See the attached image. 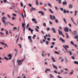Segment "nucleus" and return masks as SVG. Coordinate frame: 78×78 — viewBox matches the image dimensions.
Instances as JSON below:
<instances>
[{"label":"nucleus","mask_w":78,"mask_h":78,"mask_svg":"<svg viewBox=\"0 0 78 78\" xmlns=\"http://www.w3.org/2000/svg\"><path fill=\"white\" fill-rule=\"evenodd\" d=\"M5 19V20H7V18H6V17L5 16H3L2 18V22L3 23L5 27H6L7 25H8V23H9V24H10L11 25H12L13 26H14V24H12L9 22H8L7 23L6 22V20H4Z\"/></svg>","instance_id":"obj_1"},{"label":"nucleus","mask_w":78,"mask_h":78,"mask_svg":"<svg viewBox=\"0 0 78 78\" xmlns=\"http://www.w3.org/2000/svg\"><path fill=\"white\" fill-rule=\"evenodd\" d=\"M8 57H9L8 58L6 57H4V59H6L7 61H8V59H9V60H11L12 57V55H11V54H9L8 55Z\"/></svg>","instance_id":"obj_2"},{"label":"nucleus","mask_w":78,"mask_h":78,"mask_svg":"<svg viewBox=\"0 0 78 78\" xmlns=\"http://www.w3.org/2000/svg\"><path fill=\"white\" fill-rule=\"evenodd\" d=\"M24 59H25V58L22 59L21 60H20L19 61V59H18L17 60V62L18 63V64H19V65H21L22 63V62L24 61Z\"/></svg>","instance_id":"obj_3"},{"label":"nucleus","mask_w":78,"mask_h":78,"mask_svg":"<svg viewBox=\"0 0 78 78\" xmlns=\"http://www.w3.org/2000/svg\"><path fill=\"white\" fill-rule=\"evenodd\" d=\"M63 47H64V48L67 51H68V50H67V48H69V46L67 45H63Z\"/></svg>","instance_id":"obj_4"},{"label":"nucleus","mask_w":78,"mask_h":78,"mask_svg":"<svg viewBox=\"0 0 78 78\" xmlns=\"http://www.w3.org/2000/svg\"><path fill=\"white\" fill-rule=\"evenodd\" d=\"M25 24L24 23H22V26L23 28V33H25Z\"/></svg>","instance_id":"obj_5"},{"label":"nucleus","mask_w":78,"mask_h":78,"mask_svg":"<svg viewBox=\"0 0 78 78\" xmlns=\"http://www.w3.org/2000/svg\"><path fill=\"white\" fill-rule=\"evenodd\" d=\"M52 17H52V16L51 15L50 16V19H51V20H56V18L55 17V16H52Z\"/></svg>","instance_id":"obj_6"},{"label":"nucleus","mask_w":78,"mask_h":78,"mask_svg":"<svg viewBox=\"0 0 78 78\" xmlns=\"http://www.w3.org/2000/svg\"><path fill=\"white\" fill-rule=\"evenodd\" d=\"M64 30L65 32H69V28L67 27H66L64 28Z\"/></svg>","instance_id":"obj_7"},{"label":"nucleus","mask_w":78,"mask_h":78,"mask_svg":"<svg viewBox=\"0 0 78 78\" xmlns=\"http://www.w3.org/2000/svg\"><path fill=\"white\" fill-rule=\"evenodd\" d=\"M71 20H72L73 22V23H74V24H75V25L77 26V25H76V23H75V22H74V21H73V17H71Z\"/></svg>","instance_id":"obj_8"},{"label":"nucleus","mask_w":78,"mask_h":78,"mask_svg":"<svg viewBox=\"0 0 78 78\" xmlns=\"http://www.w3.org/2000/svg\"><path fill=\"white\" fill-rule=\"evenodd\" d=\"M51 30L53 31L54 33H56V31L55 30V28L53 27L52 28H51Z\"/></svg>","instance_id":"obj_9"},{"label":"nucleus","mask_w":78,"mask_h":78,"mask_svg":"<svg viewBox=\"0 0 78 78\" xmlns=\"http://www.w3.org/2000/svg\"><path fill=\"white\" fill-rule=\"evenodd\" d=\"M0 44H2V45H5V46H6V47H8V45L6 44L3 42H1L0 43Z\"/></svg>","instance_id":"obj_10"},{"label":"nucleus","mask_w":78,"mask_h":78,"mask_svg":"<svg viewBox=\"0 0 78 78\" xmlns=\"http://www.w3.org/2000/svg\"><path fill=\"white\" fill-rule=\"evenodd\" d=\"M69 9H72L73 8V5L71 4H69Z\"/></svg>","instance_id":"obj_11"},{"label":"nucleus","mask_w":78,"mask_h":78,"mask_svg":"<svg viewBox=\"0 0 78 78\" xmlns=\"http://www.w3.org/2000/svg\"><path fill=\"white\" fill-rule=\"evenodd\" d=\"M58 34H59L60 35H61V34H62V32L61 31H60L59 29L58 30Z\"/></svg>","instance_id":"obj_12"},{"label":"nucleus","mask_w":78,"mask_h":78,"mask_svg":"<svg viewBox=\"0 0 78 78\" xmlns=\"http://www.w3.org/2000/svg\"><path fill=\"white\" fill-rule=\"evenodd\" d=\"M60 39L61 41L62 42H63V43H64V42H65V40L64 39H62L61 37H60Z\"/></svg>","instance_id":"obj_13"},{"label":"nucleus","mask_w":78,"mask_h":78,"mask_svg":"<svg viewBox=\"0 0 78 78\" xmlns=\"http://www.w3.org/2000/svg\"><path fill=\"white\" fill-rule=\"evenodd\" d=\"M63 5L64 6V5H67V2L66 1H65L63 2Z\"/></svg>","instance_id":"obj_14"},{"label":"nucleus","mask_w":78,"mask_h":78,"mask_svg":"<svg viewBox=\"0 0 78 78\" xmlns=\"http://www.w3.org/2000/svg\"><path fill=\"white\" fill-rule=\"evenodd\" d=\"M44 39L45 40H46L47 39V38L46 37H48V35L47 34H46L45 35V36H44Z\"/></svg>","instance_id":"obj_15"},{"label":"nucleus","mask_w":78,"mask_h":78,"mask_svg":"<svg viewBox=\"0 0 78 78\" xmlns=\"http://www.w3.org/2000/svg\"><path fill=\"white\" fill-rule=\"evenodd\" d=\"M52 65L53 66V67H54L55 69H58V67L57 66H55L53 64H52Z\"/></svg>","instance_id":"obj_16"},{"label":"nucleus","mask_w":78,"mask_h":78,"mask_svg":"<svg viewBox=\"0 0 78 78\" xmlns=\"http://www.w3.org/2000/svg\"><path fill=\"white\" fill-rule=\"evenodd\" d=\"M49 11L50 12H51V14H53V12L52 11V10H51V9H49Z\"/></svg>","instance_id":"obj_17"},{"label":"nucleus","mask_w":78,"mask_h":78,"mask_svg":"<svg viewBox=\"0 0 78 78\" xmlns=\"http://www.w3.org/2000/svg\"><path fill=\"white\" fill-rule=\"evenodd\" d=\"M28 39H29V40H30V41H31V40H32L31 37V36H28Z\"/></svg>","instance_id":"obj_18"},{"label":"nucleus","mask_w":78,"mask_h":78,"mask_svg":"<svg viewBox=\"0 0 78 78\" xmlns=\"http://www.w3.org/2000/svg\"><path fill=\"white\" fill-rule=\"evenodd\" d=\"M73 34H76V31H73L72 33Z\"/></svg>","instance_id":"obj_19"},{"label":"nucleus","mask_w":78,"mask_h":78,"mask_svg":"<svg viewBox=\"0 0 78 78\" xmlns=\"http://www.w3.org/2000/svg\"><path fill=\"white\" fill-rule=\"evenodd\" d=\"M20 36V35H19L18 37V38H17V39H16V43H17V42H18V41H19V39Z\"/></svg>","instance_id":"obj_20"},{"label":"nucleus","mask_w":78,"mask_h":78,"mask_svg":"<svg viewBox=\"0 0 78 78\" xmlns=\"http://www.w3.org/2000/svg\"><path fill=\"white\" fill-rule=\"evenodd\" d=\"M74 63L75 64H77V65H78V62L76 61H74Z\"/></svg>","instance_id":"obj_21"},{"label":"nucleus","mask_w":78,"mask_h":78,"mask_svg":"<svg viewBox=\"0 0 78 78\" xmlns=\"http://www.w3.org/2000/svg\"><path fill=\"white\" fill-rule=\"evenodd\" d=\"M5 31L6 32V35H8V31L6 30V29H5Z\"/></svg>","instance_id":"obj_22"},{"label":"nucleus","mask_w":78,"mask_h":78,"mask_svg":"<svg viewBox=\"0 0 78 78\" xmlns=\"http://www.w3.org/2000/svg\"><path fill=\"white\" fill-rule=\"evenodd\" d=\"M72 72L70 73L69 74V75H73V70H72Z\"/></svg>","instance_id":"obj_23"},{"label":"nucleus","mask_w":78,"mask_h":78,"mask_svg":"<svg viewBox=\"0 0 78 78\" xmlns=\"http://www.w3.org/2000/svg\"><path fill=\"white\" fill-rule=\"evenodd\" d=\"M66 34L67 36L66 37H67V39L69 38V35H68V34H67V33H66Z\"/></svg>","instance_id":"obj_24"},{"label":"nucleus","mask_w":78,"mask_h":78,"mask_svg":"<svg viewBox=\"0 0 78 78\" xmlns=\"http://www.w3.org/2000/svg\"><path fill=\"white\" fill-rule=\"evenodd\" d=\"M61 2H62L61 0H58V3L59 4H61Z\"/></svg>","instance_id":"obj_25"},{"label":"nucleus","mask_w":78,"mask_h":78,"mask_svg":"<svg viewBox=\"0 0 78 78\" xmlns=\"http://www.w3.org/2000/svg\"><path fill=\"white\" fill-rule=\"evenodd\" d=\"M63 19L64 21L65 22V23L66 24L67 22H66V19H65V18H63Z\"/></svg>","instance_id":"obj_26"},{"label":"nucleus","mask_w":78,"mask_h":78,"mask_svg":"<svg viewBox=\"0 0 78 78\" xmlns=\"http://www.w3.org/2000/svg\"><path fill=\"white\" fill-rule=\"evenodd\" d=\"M77 13V11L75 10V14H74V16H76Z\"/></svg>","instance_id":"obj_27"},{"label":"nucleus","mask_w":78,"mask_h":78,"mask_svg":"<svg viewBox=\"0 0 78 78\" xmlns=\"http://www.w3.org/2000/svg\"><path fill=\"white\" fill-rule=\"evenodd\" d=\"M54 53H56L57 55H59V53L58 52L56 51H54Z\"/></svg>","instance_id":"obj_28"},{"label":"nucleus","mask_w":78,"mask_h":78,"mask_svg":"<svg viewBox=\"0 0 78 78\" xmlns=\"http://www.w3.org/2000/svg\"><path fill=\"white\" fill-rule=\"evenodd\" d=\"M48 6H49V7H50V8H52V6H51V4H50L48 3Z\"/></svg>","instance_id":"obj_29"},{"label":"nucleus","mask_w":78,"mask_h":78,"mask_svg":"<svg viewBox=\"0 0 78 78\" xmlns=\"http://www.w3.org/2000/svg\"><path fill=\"white\" fill-rule=\"evenodd\" d=\"M52 61H53V62H56V60H55V58H54L53 57H52Z\"/></svg>","instance_id":"obj_30"},{"label":"nucleus","mask_w":78,"mask_h":78,"mask_svg":"<svg viewBox=\"0 0 78 78\" xmlns=\"http://www.w3.org/2000/svg\"><path fill=\"white\" fill-rule=\"evenodd\" d=\"M46 30H47L48 31H49V30H50V28L48 27L46 28Z\"/></svg>","instance_id":"obj_31"},{"label":"nucleus","mask_w":78,"mask_h":78,"mask_svg":"<svg viewBox=\"0 0 78 78\" xmlns=\"http://www.w3.org/2000/svg\"><path fill=\"white\" fill-rule=\"evenodd\" d=\"M67 12V10H66L65 9H63V13H66Z\"/></svg>","instance_id":"obj_32"},{"label":"nucleus","mask_w":78,"mask_h":78,"mask_svg":"<svg viewBox=\"0 0 78 78\" xmlns=\"http://www.w3.org/2000/svg\"><path fill=\"white\" fill-rule=\"evenodd\" d=\"M70 43H71V44H72V45H73L74 44V43H73V41H71Z\"/></svg>","instance_id":"obj_33"},{"label":"nucleus","mask_w":78,"mask_h":78,"mask_svg":"<svg viewBox=\"0 0 78 78\" xmlns=\"http://www.w3.org/2000/svg\"><path fill=\"white\" fill-rule=\"evenodd\" d=\"M35 37H36V35H34L33 36V38L34 39H35Z\"/></svg>","instance_id":"obj_34"},{"label":"nucleus","mask_w":78,"mask_h":78,"mask_svg":"<svg viewBox=\"0 0 78 78\" xmlns=\"http://www.w3.org/2000/svg\"><path fill=\"white\" fill-rule=\"evenodd\" d=\"M36 19L35 18H33L32 19V21H35V20H36Z\"/></svg>","instance_id":"obj_35"},{"label":"nucleus","mask_w":78,"mask_h":78,"mask_svg":"<svg viewBox=\"0 0 78 78\" xmlns=\"http://www.w3.org/2000/svg\"><path fill=\"white\" fill-rule=\"evenodd\" d=\"M12 14V16H14V17H16L17 16L16 14L13 13Z\"/></svg>","instance_id":"obj_36"},{"label":"nucleus","mask_w":78,"mask_h":78,"mask_svg":"<svg viewBox=\"0 0 78 78\" xmlns=\"http://www.w3.org/2000/svg\"><path fill=\"white\" fill-rule=\"evenodd\" d=\"M29 25H30V24L28 23L27 24V26H26L27 28H28V27H29Z\"/></svg>","instance_id":"obj_37"},{"label":"nucleus","mask_w":78,"mask_h":78,"mask_svg":"<svg viewBox=\"0 0 78 78\" xmlns=\"http://www.w3.org/2000/svg\"><path fill=\"white\" fill-rule=\"evenodd\" d=\"M48 43H49V42L47 41H46V44L47 45H49V44H48Z\"/></svg>","instance_id":"obj_38"},{"label":"nucleus","mask_w":78,"mask_h":78,"mask_svg":"<svg viewBox=\"0 0 78 78\" xmlns=\"http://www.w3.org/2000/svg\"><path fill=\"white\" fill-rule=\"evenodd\" d=\"M7 16L9 18V19H11V17L10 16H9V14H7Z\"/></svg>","instance_id":"obj_39"},{"label":"nucleus","mask_w":78,"mask_h":78,"mask_svg":"<svg viewBox=\"0 0 78 78\" xmlns=\"http://www.w3.org/2000/svg\"><path fill=\"white\" fill-rule=\"evenodd\" d=\"M60 10L61 11H62H62H63V8L62 7H61L60 8Z\"/></svg>","instance_id":"obj_40"},{"label":"nucleus","mask_w":78,"mask_h":78,"mask_svg":"<svg viewBox=\"0 0 78 78\" xmlns=\"http://www.w3.org/2000/svg\"><path fill=\"white\" fill-rule=\"evenodd\" d=\"M55 42H53L51 43V44L53 45H55Z\"/></svg>","instance_id":"obj_41"},{"label":"nucleus","mask_w":78,"mask_h":78,"mask_svg":"<svg viewBox=\"0 0 78 78\" xmlns=\"http://www.w3.org/2000/svg\"><path fill=\"white\" fill-rule=\"evenodd\" d=\"M31 9H32V10H33V11H35V10H36V9L33 7H32Z\"/></svg>","instance_id":"obj_42"},{"label":"nucleus","mask_w":78,"mask_h":78,"mask_svg":"<svg viewBox=\"0 0 78 78\" xmlns=\"http://www.w3.org/2000/svg\"><path fill=\"white\" fill-rule=\"evenodd\" d=\"M36 5H38V1H37V0H36Z\"/></svg>","instance_id":"obj_43"},{"label":"nucleus","mask_w":78,"mask_h":78,"mask_svg":"<svg viewBox=\"0 0 78 78\" xmlns=\"http://www.w3.org/2000/svg\"><path fill=\"white\" fill-rule=\"evenodd\" d=\"M18 45H19V46H20V48H21V47H22V46L21 45V44H18Z\"/></svg>","instance_id":"obj_44"},{"label":"nucleus","mask_w":78,"mask_h":78,"mask_svg":"<svg viewBox=\"0 0 78 78\" xmlns=\"http://www.w3.org/2000/svg\"><path fill=\"white\" fill-rule=\"evenodd\" d=\"M35 30L37 32H39V30H38L37 28H35Z\"/></svg>","instance_id":"obj_45"},{"label":"nucleus","mask_w":78,"mask_h":78,"mask_svg":"<svg viewBox=\"0 0 78 78\" xmlns=\"http://www.w3.org/2000/svg\"><path fill=\"white\" fill-rule=\"evenodd\" d=\"M69 53L70 55H72V52L71 51H69Z\"/></svg>","instance_id":"obj_46"},{"label":"nucleus","mask_w":78,"mask_h":78,"mask_svg":"<svg viewBox=\"0 0 78 78\" xmlns=\"http://www.w3.org/2000/svg\"><path fill=\"white\" fill-rule=\"evenodd\" d=\"M65 59L66 62H69V61H68L67 59L66 58H65Z\"/></svg>","instance_id":"obj_47"},{"label":"nucleus","mask_w":78,"mask_h":78,"mask_svg":"<svg viewBox=\"0 0 78 78\" xmlns=\"http://www.w3.org/2000/svg\"><path fill=\"white\" fill-rule=\"evenodd\" d=\"M15 30H17V28L16 27H14L13 28V31H15Z\"/></svg>","instance_id":"obj_48"},{"label":"nucleus","mask_w":78,"mask_h":78,"mask_svg":"<svg viewBox=\"0 0 78 78\" xmlns=\"http://www.w3.org/2000/svg\"><path fill=\"white\" fill-rule=\"evenodd\" d=\"M47 40H48V41H50V38H47Z\"/></svg>","instance_id":"obj_49"},{"label":"nucleus","mask_w":78,"mask_h":78,"mask_svg":"<svg viewBox=\"0 0 78 78\" xmlns=\"http://www.w3.org/2000/svg\"><path fill=\"white\" fill-rule=\"evenodd\" d=\"M20 5L22 7H23V3H22V2L20 3Z\"/></svg>","instance_id":"obj_50"},{"label":"nucleus","mask_w":78,"mask_h":78,"mask_svg":"<svg viewBox=\"0 0 78 78\" xmlns=\"http://www.w3.org/2000/svg\"><path fill=\"white\" fill-rule=\"evenodd\" d=\"M42 12V11H38L39 14H41Z\"/></svg>","instance_id":"obj_51"},{"label":"nucleus","mask_w":78,"mask_h":78,"mask_svg":"<svg viewBox=\"0 0 78 78\" xmlns=\"http://www.w3.org/2000/svg\"><path fill=\"white\" fill-rule=\"evenodd\" d=\"M43 26L44 27H46V24L45 23H43Z\"/></svg>","instance_id":"obj_52"},{"label":"nucleus","mask_w":78,"mask_h":78,"mask_svg":"<svg viewBox=\"0 0 78 78\" xmlns=\"http://www.w3.org/2000/svg\"><path fill=\"white\" fill-rule=\"evenodd\" d=\"M0 34H1V35H3V34H3V33L0 32Z\"/></svg>","instance_id":"obj_53"},{"label":"nucleus","mask_w":78,"mask_h":78,"mask_svg":"<svg viewBox=\"0 0 78 78\" xmlns=\"http://www.w3.org/2000/svg\"><path fill=\"white\" fill-rule=\"evenodd\" d=\"M22 16L23 18V19L24 20V21H25V19H24V16H23V14L22 15Z\"/></svg>","instance_id":"obj_54"},{"label":"nucleus","mask_w":78,"mask_h":78,"mask_svg":"<svg viewBox=\"0 0 78 78\" xmlns=\"http://www.w3.org/2000/svg\"><path fill=\"white\" fill-rule=\"evenodd\" d=\"M74 37H75V39H78V36H75Z\"/></svg>","instance_id":"obj_55"},{"label":"nucleus","mask_w":78,"mask_h":78,"mask_svg":"<svg viewBox=\"0 0 78 78\" xmlns=\"http://www.w3.org/2000/svg\"><path fill=\"white\" fill-rule=\"evenodd\" d=\"M55 22L56 23H58V20H55Z\"/></svg>","instance_id":"obj_56"},{"label":"nucleus","mask_w":78,"mask_h":78,"mask_svg":"<svg viewBox=\"0 0 78 78\" xmlns=\"http://www.w3.org/2000/svg\"><path fill=\"white\" fill-rule=\"evenodd\" d=\"M31 32L32 34H33V29H31Z\"/></svg>","instance_id":"obj_57"},{"label":"nucleus","mask_w":78,"mask_h":78,"mask_svg":"<svg viewBox=\"0 0 78 78\" xmlns=\"http://www.w3.org/2000/svg\"><path fill=\"white\" fill-rule=\"evenodd\" d=\"M28 5H29V6H30V7H31L32 6V5H31V4H29Z\"/></svg>","instance_id":"obj_58"},{"label":"nucleus","mask_w":78,"mask_h":78,"mask_svg":"<svg viewBox=\"0 0 78 78\" xmlns=\"http://www.w3.org/2000/svg\"><path fill=\"white\" fill-rule=\"evenodd\" d=\"M54 72L55 73H58V72H57V71L56 70H54Z\"/></svg>","instance_id":"obj_59"},{"label":"nucleus","mask_w":78,"mask_h":78,"mask_svg":"<svg viewBox=\"0 0 78 78\" xmlns=\"http://www.w3.org/2000/svg\"><path fill=\"white\" fill-rule=\"evenodd\" d=\"M58 28L60 30H62V27H58Z\"/></svg>","instance_id":"obj_60"},{"label":"nucleus","mask_w":78,"mask_h":78,"mask_svg":"<svg viewBox=\"0 0 78 78\" xmlns=\"http://www.w3.org/2000/svg\"><path fill=\"white\" fill-rule=\"evenodd\" d=\"M69 31L70 33H72V30L70 28L69 29Z\"/></svg>","instance_id":"obj_61"},{"label":"nucleus","mask_w":78,"mask_h":78,"mask_svg":"<svg viewBox=\"0 0 78 78\" xmlns=\"http://www.w3.org/2000/svg\"><path fill=\"white\" fill-rule=\"evenodd\" d=\"M71 58H72V59H75V58H74V56H71Z\"/></svg>","instance_id":"obj_62"},{"label":"nucleus","mask_w":78,"mask_h":78,"mask_svg":"<svg viewBox=\"0 0 78 78\" xmlns=\"http://www.w3.org/2000/svg\"><path fill=\"white\" fill-rule=\"evenodd\" d=\"M46 70L47 71H50V69H46Z\"/></svg>","instance_id":"obj_63"},{"label":"nucleus","mask_w":78,"mask_h":78,"mask_svg":"<svg viewBox=\"0 0 78 78\" xmlns=\"http://www.w3.org/2000/svg\"><path fill=\"white\" fill-rule=\"evenodd\" d=\"M57 77H58V78H62V77H60V76H57Z\"/></svg>","instance_id":"obj_64"}]
</instances>
